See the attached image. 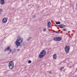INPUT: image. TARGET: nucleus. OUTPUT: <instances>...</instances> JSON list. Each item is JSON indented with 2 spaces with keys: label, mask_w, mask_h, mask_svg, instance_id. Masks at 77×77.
<instances>
[{
  "label": "nucleus",
  "mask_w": 77,
  "mask_h": 77,
  "mask_svg": "<svg viewBox=\"0 0 77 77\" xmlns=\"http://www.w3.org/2000/svg\"><path fill=\"white\" fill-rule=\"evenodd\" d=\"M23 38H22L20 37H18V38L17 39L15 42L16 45H17V47L18 48V47L20 46L21 45V43L23 42Z\"/></svg>",
  "instance_id": "obj_1"
},
{
  "label": "nucleus",
  "mask_w": 77,
  "mask_h": 77,
  "mask_svg": "<svg viewBox=\"0 0 77 77\" xmlns=\"http://www.w3.org/2000/svg\"><path fill=\"white\" fill-rule=\"evenodd\" d=\"M45 54H46V51L45 50H42L41 52H40V54L38 56V57L41 59V58H42L45 55Z\"/></svg>",
  "instance_id": "obj_2"
},
{
  "label": "nucleus",
  "mask_w": 77,
  "mask_h": 77,
  "mask_svg": "<svg viewBox=\"0 0 77 77\" xmlns=\"http://www.w3.org/2000/svg\"><path fill=\"white\" fill-rule=\"evenodd\" d=\"M14 66V65L13 61H11L9 63L8 67L10 69H12Z\"/></svg>",
  "instance_id": "obj_3"
},
{
  "label": "nucleus",
  "mask_w": 77,
  "mask_h": 77,
  "mask_svg": "<svg viewBox=\"0 0 77 77\" xmlns=\"http://www.w3.org/2000/svg\"><path fill=\"white\" fill-rule=\"evenodd\" d=\"M70 48L69 46H66L65 47V50L66 54H68V53H69V51Z\"/></svg>",
  "instance_id": "obj_4"
},
{
  "label": "nucleus",
  "mask_w": 77,
  "mask_h": 77,
  "mask_svg": "<svg viewBox=\"0 0 77 77\" xmlns=\"http://www.w3.org/2000/svg\"><path fill=\"white\" fill-rule=\"evenodd\" d=\"M62 38L60 37H58L56 38H54V41H60L62 40Z\"/></svg>",
  "instance_id": "obj_5"
},
{
  "label": "nucleus",
  "mask_w": 77,
  "mask_h": 77,
  "mask_svg": "<svg viewBox=\"0 0 77 77\" xmlns=\"http://www.w3.org/2000/svg\"><path fill=\"white\" fill-rule=\"evenodd\" d=\"M0 3L1 5H3L5 4V0H0Z\"/></svg>",
  "instance_id": "obj_6"
},
{
  "label": "nucleus",
  "mask_w": 77,
  "mask_h": 77,
  "mask_svg": "<svg viewBox=\"0 0 77 77\" xmlns=\"http://www.w3.org/2000/svg\"><path fill=\"white\" fill-rule=\"evenodd\" d=\"M2 22L4 23H6L7 22V19L6 18H4L2 20Z\"/></svg>",
  "instance_id": "obj_7"
},
{
  "label": "nucleus",
  "mask_w": 77,
  "mask_h": 77,
  "mask_svg": "<svg viewBox=\"0 0 77 77\" xmlns=\"http://www.w3.org/2000/svg\"><path fill=\"white\" fill-rule=\"evenodd\" d=\"M51 22H50V21H49L48 22V27H51Z\"/></svg>",
  "instance_id": "obj_8"
},
{
  "label": "nucleus",
  "mask_w": 77,
  "mask_h": 77,
  "mask_svg": "<svg viewBox=\"0 0 77 77\" xmlns=\"http://www.w3.org/2000/svg\"><path fill=\"white\" fill-rule=\"evenodd\" d=\"M53 58L54 59H56L57 58V56H56V54H55L53 55Z\"/></svg>",
  "instance_id": "obj_9"
},
{
  "label": "nucleus",
  "mask_w": 77,
  "mask_h": 77,
  "mask_svg": "<svg viewBox=\"0 0 77 77\" xmlns=\"http://www.w3.org/2000/svg\"><path fill=\"white\" fill-rule=\"evenodd\" d=\"M10 47H8L7 48L5 49V50H4L5 51H9V49H10Z\"/></svg>",
  "instance_id": "obj_10"
},
{
  "label": "nucleus",
  "mask_w": 77,
  "mask_h": 77,
  "mask_svg": "<svg viewBox=\"0 0 77 77\" xmlns=\"http://www.w3.org/2000/svg\"><path fill=\"white\" fill-rule=\"evenodd\" d=\"M56 24H60V22H56Z\"/></svg>",
  "instance_id": "obj_11"
},
{
  "label": "nucleus",
  "mask_w": 77,
  "mask_h": 77,
  "mask_svg": "<svg viewBox=\"0 0 77 77\" xmlns=\"http://www.w3.org/2000/svg\"><path fill=\"white\" fill-rule=\"evenodd\" d=\"M3 11V10L0 8V15H1L2 12Z\"/></svg>",
  "instance_id": "obj_12"
},
{
  "label": "nucleus",
  "mask_w": 77,
  "mask_h": 77,
  "mask_svg": "<svg viewBox=\"0 0 77 77\" xmlns=\"http://www.w3.org/2000/svg\"><path fill=\"white\" fill-rule=\"evenodd\" d=\"M66 26L65 25H62L61 28H63Z\"/></svg>",
  "instance_id": "obj_13"
},
{
  "label": "nucleus",
  "mask_w": 77,
  "mask_h": 77,
  "mask_svg": "<svg viewBox=\"0 0 77 77\" xmlns=\"http://www.w3.org/2000/svg\"><path fill=\"white\" fill-rule=\"evenodd\" d=\"M46 28H45L43 30V32H45L46 31Z\"/></svg>",
  "instance_id": "obj_14"
},
{
  "label": "nucleus",
  "mask_w": 77,
  "mask_h": 77,
  "mask_svg": "<svg viewBox=\"0 0 77 77\" xmlns=\"http://www.w3.org/2000/svg\"><path fill=\"white\" fill-rule=\"evenodd\" d=\"M29 63H32V61H31V60H29L28 61V62Z\"/></svg>",
  "instance_id": "obj_15"
},
{
  "label": "nucleus",
  "mask_w": 77,
  "mask_h": 77,
  "mask_svg": "<svg viewBox=\"0 0 77 77\" xmlns=\"http://www.w3.org/2000/svg\"><path fill=\"white\" fill-rule=\"evenodd\" d=\"M62 24H60L58 25V26L60 27H62Z\"/></svg>",
  "instance_id": "obj_16"
},
{
  "label": "nucleus",
  "mask_w": 77,
  "mask_h": 77,
  "mask_svg": "<svg viewBox=\"0 0 77 77\" xmlns=\"http://www.w3.org/2000/svg\"><path fill=\"white\" fill-rule=\"evenodd\" d=\"M60 69H61V70L63 69V67H60Z\"/></svg>",
  "instance_id": "obj_17"
},
{
  "label": "nucleus",
  "mask_w": 77,
  "mask_h": 77,
  "mask_svg": "<svg viewBox=\"0 0 77 77\" xmlns=\"http://www.w3.org/2000/svg\"><path fill=\"white\" fill-rule=\"evenodd\" d=\"M32 17L33 18H35V17H36V16H35V15H34L32 16Z\"/></svg>",
  "instance_id": "obj_18"
},
{
  "label": "nucleus",
  "mask_w": 77,
  "mask_h": 77,
  "mask_svg": "<svg viewBox=\"0 0 77 77\" xmlns=\"http://www.w3.org/2000/svg\"><path fill=\"white\" fill-rule=\"evenodd\" d=\"M55 33H59V32L58 31H56Z\"/></svg>",
  "instance_id": "obj_19"
},
{
  "label": "nucleus",
  "mask_w": 77,
  "mask_h": 77,
  "mask_svg": "<svg viewBox=\"0 0 77 77\" xmlns=\"http://www.w3.org/2000/svg\"><path fill=\"white\" fill-rule=\"evenodd\" d=\"M49 74H51L52 73V72H51V71H50L49 72Z\"/></svg>",
  "instance_id": "obj_20"
},
{
  "label": "nucleus",
  "mask_w": 77,
  "mask_h": 77,
  "mask_svg": "<svg viewBox=\"0 0 77 77\" xmlns=\"http://www.w3.org/2000/svg\"><path fill=\"white\" fill-rule=\"evenodd\" d=\"M9 51H10V52L11 53V51H12V50H11V49H9Z\"/></svg>",
  "instance_id": "obj_21"
},
{
  "label": "nucleus",
  "mask_w": 77,
  "mask_h": 77,
  "mask_svg": "<svg viewBox=\"0 0 77 77\" xmlns=\"http://www.w3.org/2000/svg\"><path fill=\"white\" fill-rule=\"evenodd\" d=\"M32 38V37H29L28 38H29V39L30 40Z\"/></svg>",
  "instance_id": "obj_22"
},
{
  "label": "nucleus",
  "mask_w": 77,
  "mask_h": 77,
  "mask_svg": "<svg viewBox=\"0 0 77 77\" xmlns=\"http://www.w3.org/2000/svg\"><path fill=\"white\" fill-rule=\"evenodd\" d=\"M17 51H20V49H18L17 50Z\"/></svg>",
  "instance_id": "obj_23"
},
{
  "label": "nucleus",
  "mask_w": 77,
  "mask_h": 77,
  "mask_svg": "<svg viewBox=\"0 0 77 77\" xmlns=\"http://www.w3.org/2000/svg\"><path fill=\"white\" fill-rule=\"evenodd\" d=\"M29 40H30V39L29 38H28V39L27 40V41H29Z\"/></svg>",
  "instance_id": "obj_24"
},
{
  "label": "nucleus",
  "mask_w": 77,
  "mask_h": 77,
  "mask_svg": "<svg viewBox=\"0 0 77 77\" xmlns=\"http://www.w3.org/2000/svg\"><path fill=\"white\" fill-rule=\"evenodd\" d=\"M12 54H14V52L13 51L12 52Z\"/></svg>",
  "instance_id": "obj_25"
},
{
  "label": "nucleus",
  "mask_w": 77,
  "mask_h": 77,
  "mask_svg": "<svg viewBox=\"0 0 77 77\" xmlns=\"http://www.w3.org/2000/svg\"><path fill=\"white\" fill-rule=\"evenodd\" d=\"M10 53H11V52L8 53V54H10Z\"/></svg>",
  "instance_id": "obj_26"
},
{
  "label": "nucleus",
  "mask_w": 77,
  "mask_h": 77,
  "mask_svg": "<svg viewBox=\"0 0 77 77\" xmlns=\"http://www.w3.org/2000/svg\"><path fill=\"white\" fill-rule=\"evenodd\" d=\"M76 70H77V68H76Z\"/></svg>",
  "instance_id": "obj_27"
},
{
  "label": "nucleus",
  "mask_w": 77,
  "mask_h": 77,
  "mask_svg": "<svg viewBox=\"0 0 77 77\" xmlns=\"http://www.w3.org/2000/svg\"><path fill=\"white\" fill-rule=\"evenodd\" d=\"M7 72H8V71H7Z\"/></svg>",
  "instance_id": "obj_28"
}]
</instances>
